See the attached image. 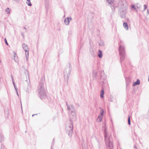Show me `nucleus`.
Listing matches in <instances>:
<instances>
[{"mask_svg":"<svg viewBox=\"0 0 149 149\" xmlns=\"http://www.w3.org/2000/svg\"><path fill=\"white\" fill-rule=\"evenodd\" d=\"M99 108L100 109V115L102 117H103L104 113V110L101 107H100Z\"/></svg>","mask_w":149,"mask_h":149,"instance_id":"obj_16","label":"nucleus"},{"mask_svg":"<svg viewBox=\"0 0 149 149\" xmlns=\"http://www.w3.org/2000/svg\"><path fill=\"white\" fill-rule=\"evenodd\" d=\"M147 13L149 14V9H147Z\"/></svg>","mask_w":149,"mask_h":149,"instance_id":"obj_38","label":"nucleus"},{"mask_svg":"<svg viewBox=\"0 0 149 149\" xmlns=\"http://www.w3.org/2000/svg\"><path fill=\"white\" fill-rule=\"evenodd\" d=\"M12 82H13V85H14L15 84L14 81H12Z\"/></svg>","mask_w":149,"mask_h":149,"instance_id":"obj_40","label":"nucleus"},{"mask_svg":"<svg viewBox=\"0 0 149 149\" xmlns=\"http://www.w3.org/2000/svg\"><path fill=\"white\" fill-rule=\"evenodd\" d=\"M44 81H42L39 84L38 90L39 95L41 99L45 98L46 96L45 88L44 87Z\"/></svg>","mask_w":149,"mask_h":149,"instance_id":"obj_2","label":"nucleus"},{"mask_svg":"<svg viewBox=\"0 0 149 149\" xmlns=\"http://www.w3.org/2000/svg\"><path fill=\"white\" fill-rule=\"evenodd\" d=\"M72 18L71 17H67L65 19L64 22L65 25H68L69 24V22L71 21Z\"/></svg>","mask_w":149,"mask_h":149,"instance_id":"obj_7","label":"nucleus"},{"mask_svg":"<svg viewBox=\"0 0 149 149\" xmlns=\"http://www.w3.org/2000/svg\"><path fill=\"white\" fill-rule=\"evenodd\" d=\"M4 40H5V42L6 44V45H8V43L7 41V40H6V38H5Z\"/></svg>","mask_w":149,"mask_h":149,"instance_id":"obj_31","label":"nucleus"},{"mask_svg":"<svg viewBox=\"0 0 149 149\" xmlns=\"http://www.w3.org/2000/svg\"><path fill=\"white\" fill-rule=\"evenodd\" d=\"M13 1H18L19 0H13Z\"/></svg>","mask_w":149,"mask_h":149,"instance_id":"obj_41","label":"nucleus"},{"mask_svg":"<svg viewBox=\"0 0 149 149\" xmlns=\"http://www.w3.org/2000/svg\"><path fill=\"white\" fill-rule=\"evenodd\" d=\"M54 139H53V141L52 142V144L51 146V149H52V146H54Z\"/></svg>","mask_w":149,"mask_h":149,"instance_id":"obj_29","label":"nucleus"},{"mask_svg":"<svg viewBox=\"0 0 149 149\" xmlns=\"http://www.w3.org/2000/svg\"><path fill=\"white\" fill-rule=\"evenodd\" d=\"M67 108L68 110V111H74V110H75L74 106H73V105L72 104H70L69 105V106Z\"/></svg>","mask_w":149,"mask_h":149,"instance_id":"obj_9","label":"nucleus"},{"mask_svg":"<svg viewBox=\"0 0 149 149\" xmlns=\"http://www.w3.org/2000/svg\"><path fill=\"white\" fill-rule=\"evenodd\" d=\"M71 112V113L70 115V121L73 122L76 119V110H75L74 111H72Z\"/></svg>","mask_w":149,"mask_h":149,"instance_id":"obj_6","label":"nucleus"},{"mask_svg":"<svg viewBox=\"0 0 149 149\" xmlns=\"http://www.w3.org/2000/svg\"><path fill=\"white\" fill-rule=\"evenodd\" d=\"M66 105L67 107V108L69 106V105H68V104L67 103V102H66Z\"/></svg>","mask_w":149,"mask_h":149,"instance_id":"obj_36","label":"nucleus"},{"mask_svg":"<svg viewBox=\"0 0 149 149\" xmlns=\"http://www.w3.org/2000/svg\"><path fill=\"white\" fill-rule=\"evenodd\" d=\"M120 17L121 18H124L125 16V12L124 10H123L120 14Z\"/></svg>","mask_w":149,"mask_h":149,"instance_id":"obj_10","label":"nucleus"},{"mask_svg":"<svg viewBox=\"0 0 149 149\" xmlns=\"http://www.w3.org/2000/svg\"><path fill=\"white\" fill-rule=\"evenodd\" d=\"M114 0H106L107 2L109 4L113 3L114 1Z\"/></svg>","mask_w":149,"mask_h":149,"instance_id":"obj_24","label":"nucleus"},{"mask_svg":"<svg viewBox=\"0 0 149 149\" xmlns=\"http://www.w3.org/2000/svg\"><path fill=\"white\" fill-rule=\"evenodd\" d=\"M97 75V72L95 71H93V79H95L96 78Z\"/></svg>","mask_w":149,"mask_h":149,"instance_id":"obj_12","label":"nucleus"},{"mask_svg":"<svg viewBox=\"0 0 149 149\" xmlns=\"http://www.w3.org/2000/svg\"><path fill=\"white\" fill-rule=\"evenodd\" d=\"M148 81L149 82V78H148Z\"/></svg>","mask_w":149,"mask_h":149,"instance_id":"obj_46","label":"nucleus"},{"mask_svg":"<svg viewBox=\"0 0 149 149\" xmlns=\"http://www.w3.org/2000/svg\"><path fill=\"white\" fill-rule=\"evenodd\" d=\"M14 88L16 91H17V86H15Z\"/></svg>","mask_w":149,"mask_h":149,"instance_id":"obj_35","label":"nucleus"},{"mask_svg":"<svg viewBox=\"0 0 149 149\" xmlns=\"http://www.w3.org/2000/svg\"><path fill=\"white\" fill-rule=\"evenodd\" d=\"M13 53H14V54H13L14 58L15 61H16L15 60V56L16 55V54L15 52H13Z\"/></svg>","mask_w":149,"mask_h":149,"instance_id":"obj_28","label":"nucleus"},{"mask_svg":"<svg viewBox=\"0 0 149 149\" xmlns=\"http://www.w3.org/2000/svg\"><path fill=\"white\" fill-rule=\"evenodd\" d=\"M134 148H135V149H137L136 146V145H135L134 146Z\"/></svg>","mask_w":149,"mask_h":149,"instance_id":"obj_37","label":"nucleus"},{"mask_svg":"<svg viewBox=\"0 0 149 149\" xmlns=\"http://www.w3.org/2000/svg\"><path fill=\"white\" fill-rule=\"evenodd\" d=\"M104 140L107 146L109 149H113V144L111 135H109L106 130L104 131Z\"/></svg>","mask_w":149,"mask_h":149,"instance_id":"obj_3","label":"nucleus"},{"mask_svg":"<svg viewBox=\"0 0 149 149\" xmlns=\"http://www.w3.org/2000/svg\"><path fill=\"white\" fill-rule=\"evenodd\" d=\"M69 124H68L66 126V131L69 136L71 137L73 133V122L70 121Z\"/></svg>","mask_w":149,"mask_h":149,"instance_id":"obj_4","label":"nucleus"},{"mask_svg":"<svg viewBox=\"0 0 149 149\" xmlns=\"http://www.w3.org/2000/svg\"><path fill=\"white\" fill-rule=\"evenodd\" d=\"M35 114V115H37V114Z\"/></svg>","mask_w":149,"mask_h":149,"instance_id":"obj_47","label":"nucleus"},{"mask_svg":"<svg viewBox=\"0 0 149 149\" xmlns=\"http://www.w3.org/2000/svg\"><path fill=\"white\" fill-rule=\"evenodd\" d=\"M146 149H148V148H147Z\"/></svg>","mask_w":149,"mask_h":149,"instance_id":"obj_48","label":"nucleus"},{"mask_svg":"<svg viewBox=\"0 0 149 149\" xmlns=\"http://www.w3.org/2000/svg\"><path fill=\"white\" fill-rule=\"evenodd\" d=\"M24 28L26 30V27H24Z\"/></svg>","mask_w":149,"mask_h":149,"instance_id":"obj_42","label":"nucleus"},{"mask_svg":"<svg viewBox=\"0 0 149 149\" xmlns=\"http://www.w3.org/2000/svg\"><path fill=\"white\" fill-rule=\"evenodd\" d=\"M143 6L144 7V10H143V11H144L147 9V7L146 5L145 4L144 5H143Z\"/></svg>","mask_w":149,"mask_h":149,"instance_id":"obj_30","label":"nucleus"},{"mask_svg":"<svg viewBox=\"0 0 149 149\" xmlns=\"http://www.w3.org/2000/svg\"><path fill=\"white\" fill-rule=\"evenodd\" d=\"M130 115L128 116V123L129 125H130L131 124L130 122Z\"/></svg>","mask_w":149,"mask_h":149,"instance_id":"obj_22","label":"nucleus"},{"mask_svg":"<svg viewBox=\"0 0 149 149\" xmlns=\"http://www.w3.org/2000/svg\"><path fill=\"white\" fill-rule=\"evenodd\" d=\"M131 8L133 10H136V8L135 6L134 5H131Z\"/></svg>","mask_w":149,"mask_h":149,"instance_id":"obj_25","label":"nucleus"},{"mask_svg":"<svg viewBox=\"0 0 149 149\" xmlns=\"http://www.w3.org/2000/svg\"><path fill=\"white\" fill-rule=\"evenodd\" d=\"M21 35H22V36L23 38H24V33H21Z\"/></svg>","mask_w":149,"mask_h":149,"instance_id":"obj_34","label":"nucleus"},{"mask_svg":"<svg viewBox=\"0 0 149 149\" xmlns=\"http://www.w3.org/2000/svg\"><path fill=\"white\" fill-rule=\"evenodd\" d=\"M26 52V59H27L29 56V52L27 50V52Z\"/></svg>","mask_w":149,"mask_h":149,"instance_id":"obj_26","label":"nucleus"},{"mask_svg":"<svg viewBox=\"0 0 149 149\" xmlns=\"http://www.w3.org/2000/svg\"><path fill=\"white\" fill-rule=\"evenodd\" d=\"M11 77L12 81H14V80H13V76L12 75H11Z\"/></svg>","mask_w":149,"mask_h":149,"instance_id":"obj_33","label":"nucleus"},{"mask_svg":"<svg viewBox=\"0 0 149 149\" xmlns=\"http://www.w3.org/2000/svg\"><path fill=\"white\" fill-rule=\"evenodd\" d=\"M99 45L100 46H104V42L102 40H100L99 42Z\"/></svg>","mask_w":149,"mask_h":149,"instance_id":"obj_19","label":"nucleus"},{"mask_svg":"<svg viewBox=\"0 0 149 149\" xmlns=\"http://www.w3.org/2000/svg\"><path fill=\"white\" fill-rule=\"evenodd\" d=\"M22 47L24 49L25 52H27V49H28V47L26 45L24 44L23 45Z\"/></svg>","mask_w":149,"mask_h":149,"instance_id":"obj_14","label":"nucleus"},{"mask_svg":"<svg viewBox=\"0 0 149 149\" xmlns=\"http://www.w3.org/2000/svg\"><path fill=\"white\" fill-rule=\"evenodd\" d=\"M35 115V114H33L32 115V116L33 117V116H34Z\"/></svg>","mask_w":149,"mask_h":149,"instance_id":"obj_45","label":"nucleus"},{"mask_svg":"<svg viewBox=\"0 0 149 149\" xmlns=\"http://www.w3.org/2000/svg\"><path fill=\"white\" fill-rule=\"evenodd\" d=\"M6 12L8 14V13H10V9L9 8H7L6 9Z\"/></svg>","mask_w":149,"mask_h":149,"instance_id":"obj_23","label":"nucleus"},{"mask_svg":"<svg viewBox=\"0 0 149 149\" xmlns=\"http://www.w3.org/2000/svg\"><path fill=\"white\" fill-rule=\"evenodd\" d=\"M72 69L70 63L69 62L68 63L63 72L64 79L65 80H66L67 84H68Z\"/></svg>","mask_w":149,"mask_h":149,"instance_id":"obj_1","label":"nucleus"},{"mask_svg":"<svg viewBox=\"0 0 149 149\" xmlns=\"http://www.w3.org/2000/svg\"><path fill=\"white\" fill-rule=\"evenodd\" d=\"M102 53L101 50H98V56L100 58L102 57Z\"/></svg>","mask_w":149,"mask_h":149,"instance_id":"obj_13","label":"nucleus"},{"mask_svg":"<svg viewBox=\"0 0 149 149\" xmlns=\"http://www.w3.org/2000/svg\"><path fill=\"white\" fill-rule=\"evenodd\" d=\"M4 148H5V147L4 146V145H2L1 147V149H4Z\"/></svg>","mask_w":149,"mask_h":149,"instance_id":"obj_32","label":"nucleus"},{"mask_svg":"<svg viewBox=\"0 0 149 149\" xmlns=\"http://www.w3.org/2000/svg\"><path fill=\"white\" fill-rule=\"evenodd\" d=\"M14 85V87H15V86H16V85H15V84H14V85Z\"/></svg>","mask_w":149,"mask_h":149,"instance_id":"obj_43","label":"nucleus"},{"mask_svg":"<svg viewBox=\"0 0 149 149\" xmlns=\"http://www.w3.org/2000/svg\"><path fill=\"white\" fill-rule=\"evenodd\" d=\"M102 117L100 116V115H99L98 116V118H97V121L98 122H101L102 120Z\"/></svg>","mask_w":149,"mask_h":149,"instance_id":"obj_17","label":"nucleus"},{"mask_svg":"<svg viewBox=\"0 0 149 149\" xmlns=\"http://www.w3.org/2000/svg\"><path fill=\"white\" fill-rule=\"evenodd\" d=\"M123 26L125 29L128 30V25L126 22H124L123 24Z\"/></svg>","mask_w":149,"mask_h":149,"instance_id":"obj_15","label":"nucleus"},{"mask_svg":"<svg viewBox=\"0 0 149 149\" xmlns=\"http://www.w3.org/2000/svg\"><path fill=\"white\" fill-rule=\"evenodd\" d=\"M140 84V81L139 79H137L136 81L133 84V86H136V85H139Z\"/></svg>","mask_w":149,"mask_h":149,"instance_id":"obj_11","label":"nucleus"},{"mask_svg":"<svg viewBox=\"0 0 149 149\" xmlns=\"http://www.w3.org/2000/svg\"><path fill=\"white\" fill-rule=\"evenodd\" d=\"M82 147H83V149H84V148H83V144H82Z\"/></svg>","mask_w":149,"mask_h":149,"instance_id":"obj_44","label":"nucleus"},{"mask_svg":"<svg viewBox=\"0 0 149 149\" xmlns=\"http://www.w3.org/2000/svg\"><path fill=\"white\" fill-rule=\"evenodd\" d=\"M49 4V2L48 1H46L45 2V6L47 7V6H48Z\"/></svg>","mask_w":149,"mask_h":149,"instance_id":"obj_27","label":"nucleus"},{"mask_svg":"<svg viewBox=\"0 0 149 149\" xmlns=\"http://www.w3.org/2000/svg\"><path fill=\"white\" fill-rule=\"evenodd\" d=\"M16 93H17V95L19 96V94H18V91H16Z\"/></svg>","mask_w":149,"mask_h":149,"instance_id":"obj_39","label":"nucleus"},{"mask_svg":"<svg viewBox=\"0 0 149 149\" xmlns=\"http://www.w3.org/2000/svg\"><path fill=\"white\" fill-rule=\"evenodd\" d=\"M100 79H103L104 80H105L106 78V75L104 74V71H102L100 72Z\"/></svg>","mask_w":149,"mask_h":149,"instance_id":"obj_8","label":"nucleus"},{"mask_svg":"<svg viewBox=\"0 0 149 149\" xmlns=\"http://www.w3.org/2000/svg\"><path fill=\"white\" fill-rule=\"evenodd\" d=\"M119 50L120 57V61L121 63L123 61L125 58V52L124 47L123 46L120 45Z\"/></svg>","mask_w":149,"mask_h":149,"instance_id":"obj_5","label":"nucleus"},{"mask_svg":"<svg viewBox=\"0 0 149 149\" xmlns=\"http://www.w3.org/2000/svg\"><path fill=\"white\" fill-rule=\"evenodd\" d=\"M3 135L1 134H0V141L1 143V141H3Z\"/></svg>","mask_w":149,"mask_h":149,"instance_id":"obj_21","label":"nucleus"},{"mask_svg":"<svg viewBox=\"0 0 149 149\" xmlns=\"http://www.w3.org/2000/svg\"><path fill=\"white\" fill-rule=\"evenodd\" d=\"M104 91L103 89H102L100 92V97L102 98H103L104 97Z\"/></svg>","mask_w":149,"mask_h":149,"instance_id":"obj_18","label":"nucleus"},{"mask_svg":"<svg viewBox=\"0 0 149 149\" xmlns=\"http://www.w3.org/2000/svg\"><path fill=\"white\" fill-rule=\"evenodd\" d=\"M26 3L27 5L29 6H32V4L31 3L30 0H27Z\"/></svg>","mask_w":149,"mask_h":149,"instance_id":"obj_20","label":"nucleus"}]
</instances>
